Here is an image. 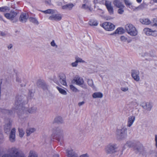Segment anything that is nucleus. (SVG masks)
Returning a JSON list of instances; mask_svg holds the SVG:
<instances>
[{
	"label": "nucleus",
	"mask_w": 157,
	"mask_h": 157,
	"mask_svg": "<svg viewBox=\"0 0 157 157\" xmlns=\"http://www.w3.org/2000/svg\"><path fill=\"white\" fill-rule=\"evenodd\" d=\"M124 7H121L119 8V9L118 10V13L120 14H122L124 12V10L123 8Z\"/></svg>",
	"instance_id": "obj_43"
},
{
	"label": "nucleus",
	"mask_w": 157,
	"mask_h": 157,
	"mask_svg": "<svg viewBox=\"0 0 157 157\" xmlns=\"http://www.w3.org/2000/svg\"><path fill=\"white\" fill-rule=\"evenodd\" d=\"M12 47H13V45L12 44H10L7 46L8 48L9 49H11L12 48Z\"/></svg>",
	"instance_id": "obj_52"
},
{
	"label": "nucleus",
	"mask_w": 157,
	"mask_h": 157,
	"mask_svg": "<svg viewBox=\"0 0 157 157\" xmlns=\"http://www.w3.org/2000/svg\"><path fill=\"white\" fill-rule=\"evenodd\" d=\"M50 44L51 46L52 47H55L56 48H57L58 47V46L56 44L54 40H52Z\"/></svg>",
	"instance_id": "obj_44"
},
{
	"label": "nucleus",
	"mask_w": 157,
	"mask_h": 157,
	"mask_svg": "<svg viewBox=\"0 0 157 157\" xmlns=\"http://www.w3.org/2000/svg\"><path fill=\"white\" fill-rule=\"evenodd\" d=\"M133 143L132 141L130 140L128 141L123 146V149H125L129 148L133 146Z\"/></svg>",
	"instance_id": "obj_25"
},
{
	"label": "nucleus",
	"mask_w": 157,
	"mask_h": 157,
	"mask_svg": "<svg viewBox=\"0 0 157 157\" xmlns=\"http://www.w3.org/2000/svg\"><path fill=\"white\" fill-rule=\"evenodd\" d=\"M28 157H37L35 152L33 151H30Z\"/></svg>",
	"instance_id": "obj_40"
},
{
	"label": "nucleus",
	"mask_w": 157,
	"mask_h": 157,
	"mask_svg": "<svg viewBox=\"0 0 157 157\" xmlns=\"http://www.w3.org/2000/svg\"><path fill=\"white\" fill-rule=\"evenodd\" d=\"M105 150L107 154H112L117 151V147L116 145L111 143L105 147Z\"/></svg>",
	"instance_id": "obj_5"
},
{
	"label": "nucleus",
	"mask_w": 157,
	"mask_h": 157,
	"mask_svg": "<svg viewBox=\"0 0 157 157\" xmlns=\"http://www.w3.org/2000/svg\"><path fill=\"white\" fill-rule=\"evenodd\" d=\"M59 81L63 85L67 86V84L66 81L65 77L64 75H61L59 76Z\"/></svg>",
	"instance_id": "obj_21"
},
{
	"label": "nucleus",
	"mask_w": 157,
	"mask_h": 157,
	"mask_svg": "<svg viewBox=\"0 0 157 157\" xmlns=\"http://www.w3.org/2000/svg\"><path fill=\"white\" fill-rule=\"evenodd\" d=\"M102 27L106 31H112L114 30L115 25L110 22H105L102 24Z\"/></svg>",
	"instance_id": "obj_7"
},
{
	"label": "nucleus",
	"mask_w": 157,
	"mask_h": 157,
	"mask_svg": "<svg viewBox=\"0 0 157 157\" xmlns=\"http://www.w3.org/2000/svg\"><path fill=\"white\" fill-rule=\"evenodd\" d=\"M74 6V5L72 3H69L62 6L63 9H68L71 10Z\"/></svg>",
	"instance_id": "obj_29"
},
{
	"label": "nucleus",
	"mask_w": 157,
	"mask_h": 157,
	"mask_svg": "<svg viewBox=\"0 0 157 157\" xmlns=\"http://www.w3.org/2000/svg\"><path fill=\"white\" fill-rule=\"evenodd\" d=\"M116 136L117 138L120 140H123L127 137V129L123 127L121 128L117 129L116 131Z\"/></svg>",
	"instance_id": "obj_3"
},
{
	"label": "nucleus",
	"mask_w": 157,
	"mask_h": 157,
	"mask_svg": "<svg viewBox=\"0 0 157 157\" xmlns=\"http://www.w3.org/2000/svg\"><path fill=\"white\" fill-rule=\"evenodd\" d=\"M88 7L85 4H83L82 6V8L86 9L88 8Z\"/></svg>",
	"instance_id": "obj_51"
},
{
	"label": "nucleus",
	"mask_w": 157,
	"mask_h": 157,
	"mask_svg": "<svg viewBox=\"0 0 157 157\" xmlns=\"http://www.w3.org/2000/svg\"><path fill=\"white\" fill-rule=\"evenodd\" d=\"M121 90L123 92H126L128 91L129 88L128 86H122L121 88Z\"/></svg>",
	"instance_id": "obj_41"
},
{
	"label": "nucleus",
	"mask_w": 157,
	"mask_h": 157,
	"mask_svg": "<svg viewBox=\"0 0 157 157\" xmlns=\"http://www.w3.org/2000/svg\"><path fill=\"white\" fill-rule=\"evenodd\" d=\"M75 59L76 61V62H77L78 63H86V62L84 60H83L82 58L78 56L75 57Z\"/></svg>",
	"instance_id": "obj_35"
},
{
	"label": "nucleus",
	"mask_w": 157,
	"mask_h": 157,
	"mask_svg": "<svg viewBox=\"0 0 157 157\" xmlns=\"http://www.w3.org/2000/svg\"><path fill=\"white\" fill-rule=\"evenodd\" d=\"M28 17L29 15L27 13H22L20 15L19 20L20 21L22 22H26Z\"/></svg>",
	"instance_id": "obj_18"
},
{
	"label": "nucleus",
	"mask_w": 157,
	"mask_h": 157,
	"mask_svg": "<svg viewBox=\"0 0 157 157\" xmlns=\"http://www.w3.org/2000/svg\"><path fill=\"white\" fill-rule=\"evenodd\" d=\"M141 106L144 109L147 111H150L151 109L153 106V103L151 102L145 101L141 103Z\"/></svg>",
	"instance_id": "obj_6"
},
{
	"label": "nucleus",
	"mask_w": 157,
	"mask_h": 157,
	"mask_svg": "<svg viewBox=\"0 0 157 157\" xmlns=\"http://www.w3.org/2000/svg\"><path fill=\"white\" fill-rule=\"evenodd\" d=\"M63 119L60 117H58L55 118L54 121L55 122L57 123H62L63 122Z\"/></svg>",
	"instance_id": "obj_36"
},
{
	"label": "nucleus",
	"mask_w": 157,
	"mask_h": 157,
	"mask_svg": "<svg viewBox=\"0 0 157 157\" xmlns=\"http://www.w3.org/2000/svg\"><path fill=\"white\" fill-rule=\"evenodd\" d=\"M90 25L91 26H96L98 25V23L96 21L92 20L90 21Z\"/></svg>",
	"instance_id": "obj_42"
},
{
	"label": "nucleus",
	"mask_w": 157,
	"mask_h": 157,
	"mask_svg": "<svg viewBox=\"0 0 157 157\" xmlns=\"http://www.w3.org/2000/svg\"><path fill=\"white\" fill-rule=\"evenodd\" d=\"M92 96L94 98H102L103 94L100 92H95L93 94Z\"/></svg>",
	"instance_id": "obj_24"
},
{
	"label": "nucleus",
	"mask_w": 157,
	"mask_h": 157,
	"mask_svg": "<svg viewBox=\"0 0 157 157\" xmlns=\"http://www.w3.org/2000/svg\"><path fill=\"white\" fill-rule=\"evenodd\" d=\"M124 1L125 4L127 6L130 8L131 9H133L134 11H136V10H139L142 9L143 8V5L141 4L138 7L134 8H133V6L131 5L132 3L129 0H124Z\"/></svg>",
	"instance_id": "obj_9"
},
{
	"label": "nucleus",
	"mask_w": 157,
	"mask_h": 157,
	"mask_svg": "<svg viewBox=\"0 0 157 157\" xmlns=\"http://www.w3.org/2000/svg\"><path fill=\"white\" fill-rule=\"evenodd\" d=\"M113 3L115 6L117 8L124 7V5L121 2L120 0H114Z\"/></svg>",
	"instance_id": "obj_23"
},
{
	"label": "nucleus",
	"mask_w": 157,
	"mask_h": 157,
	"mask_svg": "<svg viewBox=\"0 0 157 157\" xmlns=\"http://www.w3.org/2000/svg\"><path fill=\"white\" fill-rule=\"evenodd\" d=\"M16 81L17 82H19L20 81V79L19 78H16Z\"/></svg>",
	"instance_id": "obj_56"
},
{
	"label": "nucleus",
	"mask_w": 157,
	"mask_h": 157,
	"mask_svg": "<svg viewBox=\"0 0 157 157\" xmlns=\"http://www.w3.org/2000/svg\"><path fill=\"white\" fill-rule=\"evenodd\" d=\"M10 8L7 6H4L0 7V12H5L10 10Z\"/></svg>",
	"instance_id": "obj_38"
},
{
	"label": "nucleus",
	"mask_w": 157,
	"mask_h": 157,
	"mask_svg": "<svg viewBox=\"0 0 157 157\" xmlns=\"http://www.w3.org/2000/svg\"><path fill=\"white\" fill-rule=\"evenodd\" d=\"M82 88L84 89H86L87 88V85L83 83L82 85H81V86H80Z\"/></svg>",
	"instance_id": "obj_49"
},
{
	"label": "nucleus",
	"mask_w": 157,
	"mask_h": 157,
	"mask_svg": "<svg viewBox=\"0 0 157 157\" xmlns=\"http://www.w3.org/2000/svg\"><path fill=\"white\" fill-rule=\"evenodd\" d=\"M62 16L60 14H52L49 17L48 19L50 20L59 21L60 20L62 19Z\"/></svg>",
	"instance_id": "obj_14"
},
{
	"label": "nucleus",
	"mask_w": 157,
	"mask_h": 157,
	"mask_svg": "<svg viewBox=\"0 0 157 157\" xmlns=\"http://www.w3.org/2000/svg\"><path fill=\"white\" fill-rule=\"evenodd\" d=\"M16 104L17 105V104L16 103Z\"/></svg>",
	"instance_id": "obj_64"
},
{
	"label": "nucleus",
	"mask_w": 157,
	"mask_h": 157,
	"mask_svg": "<svg viewBox=\"0 0 157 157\" xmlns=\"http://www.w3.org/2000/svg\"><path fill=\"white\" fill-rule=\"evenodd\" d=\"M120 39L121 41L122 42H127L128 43H130L131 41V40L128 39L126 37L124 36H121Z\"/></svg>",
	"instance_id": "obj_33"
},
{
	"label": "nucleus",
	"mask_w": 157,
	"mask_h": 157,
	"mask_svg": "<svg viewBox=\"0 0 157 157\" xmlns=\"http://www.w3.org/2000/svg\"><path fill=\"white\" fill-rule=\"evenodd\" d=\"M10 154H5L2 157H25L23 155L20 153L18 149L13 147L9 150Z\"/></svg>",
	"instance_id": "obj_2"
},
{
	"label": "nucleus",
	"mask_w": 157,
	"mask_h": 157,
	"mask_svg": "<svg viewBox=\"0 0 157 157\" xmlns=\"http://www.w3.org/2000/svg\"><path fill=\"white\" fill-rule=\"evenodd\" d=\"M139 21L142 24L145 25H149L151 23V21L148 18H140Z\"/></svg>",
	"instance_id": "obj_20"
},
{
	"label": "nucleus",
	"mask_w": 157,
	"mask_h": 157,
	"mask_svg": "<svg viewBox=\"0 0 157 157\" xmlns=\"http://www.w3.org/2000/svg\"><path fill=\"white\" fill-rule=\"evenodd\" d=\"M72 81L75 82L77 85L79 86H81L84 83L83 79L78 75H76L75 77Z\"/></svg>",
	"instance_id": "obj_11"
},
{
	"label": "nucleus",
	"mask_w": 157,
	"mask_h": 157,
	"mask_svg": "<svg viewBox=\"0 0 157 157\" xmlns=\"http://www.w3.org/2000/svg\"><path fill=\"white\" fill-rule=\"evenodd\" d=\"M155 157H157V151L155 154Z\"/></svg>",
	"instance_id": "obj_60"
},
{
	"label": "nucleus",
	"mask_w": 157,
	"mask_h": 157,
	"mask_svg": "<svg viewBox=\"0 0 157 157\" xmlns=\"http://www.w3.org/2000/svg\"><path fill=\"white\" fill-rule=\"evenodd\" d=\"M55 156L56 157H59V156L58 155H56Z\"/></svg>",
	"instance_id": "obj_62"
},
{
	"label": "nucleus",
	"mask_w": 157,
	"mask_h": 157,
	"mask_svg": "<svg viewBox=\"0 0 157 157\" xmlns=\"http://www.w3.org/2000/svg\"><path fill=\"white\" fill-rule=\"evenodd\" d=\"M153 23H154L153 25L157 27V18H154L152 20Z\"/></svg>",
	"instance_id": "obj_46"
},
{
	"label": "nucleus",
	"mask_w": 157,
	"mask_h": 157,
	"mask_svg": "<svg viewBox=\"0 0 157 157\" xmlns=\"http://www.w3.org/2000/svg\"><path fill=\"white\" fill-rule=\"evenodd\" d=\"M131 74L132 77L135 81L136 82L140 81V72L138 71L132 70L131 71Z\"/></svg>",
	"instance_id": "obj_10"
},
{
	"label": "nucleus",
	"mask_w": 157,
	"mask_h": 157,
	"mask_svg": "<svg viewBox=\"0 0 157 157\" xmlns=\"http://www.w3.org/2000/svg\"><path fill=\"white\" fill-rule=\"evenodd\" d=\"M123 32V29L121 28H117L114 33H112L111 35H113L115 34H121Z\"/></svg>",
	"instance_id": "obj_32"
},
{
	"label": "nucleus",
	"mask_w": 157,
	"mask_h": 157,
	"mask_svg": "<svg viewBox=\"0 0 157 157\" xmlns=\"http://www.w3.org/2000/svg\"><path fill=\"white\" fill-rule=\"evenodd\" d=\"M12 122L11 121H7L4 126V130L5 133L9 132L11 129Z\"/></svg>",
	"instance_id": "obj_15"
},
{
	"label": "nucleus",
	"mask_w": 157,
	"mask_h": 157,
	"mask_svg": "<svg viewBox=\"0 0 157 157\" xmlns=\"http://www.w3.org/2000/svg\"><path fill=\"white\" fill-rule=\"evenodd\" d=\"M56 88L59 93L63 95H66L67 94V91L64 89L59 86H56Z\"/></svg>",
	"instance_id": "obj_27"
},
{
	"label": "nucleus",
	"mask_w": 157,
	"mask_h": 157,
	"mask_svg": "<svg viewBox=\"0 0 157 157\" xmlns=\"http://www.w3.org/2000/svg\"><path fill=\"white\" fill-rule=\"evenodd\" d=\"M153 2H157V0H153Z\"/></svg>",
	"instance_id": "obj_61"
},
{
	"label": "nucleus",
	"mask_w": 157,
	"mask_h": 157,
	"mask_svg": "<svg viewBox=\"0 0 157 157\" xmlns=\"http://www.w3.org/2000/svg\"><path fill=\"white\" fill-rule=\"evenodd\" d=\"M71 66L72 67H76L78 65V63L75 60V62H72L71 64Z\"/></svg>",
	"instance_id": "obj_45"
},
{
	"label": "nucleus",
	"mask_w": 157,
	"mask_h": 157,
	"mask_svg": "<svg viewBox=\"0 0 157 157\" xmlns=\"http://www.w3.org/2000/svg\"><path fill=\"white\" fill-rule=\"evenodd\" d=\"M67 153L68 157H78L77 154L73 151L72 149L67 150Z\"/></svg>",
	"instance_id": "obj_22"
},
{
	"label": "nucleus",
	"mask_w": 157,
	"mask_h": 157,
	"mask_svg": "<svg viewBox=\"0 0 157 157\" xmlns=\"http://www.w3.org/2000/svg\"><path fill=\"white\" fill-rule=\"evenodd\" d=\"M56 134L59 136H61L63 134V132L62 129L59 128H57L56 129Z\"/></svg>",
	"instance_id": "obj_31"
},
{
	"label": "nucleus",
	"mask_w": 157,
	"mask_h": 157,
	"mask_svg": "<svg viewBox=\"0 0 157 157\" xmlns=\"http://www.w3.org/2000/svg\"><path fill=\"white\" fill-rule=\"evenodd\" d=\"M0 20H3L2 16L1 15H0Z\"/></svg>",
	"instance_id": "obj_58"
},
{
	"label": "nucleus",
	"mask_w": 157,
	"mask_h": 157,
	"mask_svg": "<svg viewBox=\"0 0 157 157\" xmlns=\"http://www.w3.org/2000/svg\"><path fill=\"white\" fill-rule=\"evenodd\" d=\"M85 103V102L84 101H82L81 102H79L78 103V105L80 107L83 105Z\"/></svg>",
	"instance_id": "obj_50"
},
{
	"label": "nucleus",
	"mask_w": 157,
	"mask_h": 157,
	"mask_svg": "<svg viewBox=\"0 0 157 157\" xmlns=\"http://www.w3.org/2000/svg\"><path fill=\"white\" fill-rule=\"evenodd\" d=\"M29 20L30 22L35 25H38L39 24V21L36 18L30 17L29 18Z\"/></svg>",
	"instance_id": "obj_28"
},
{
	"label": "nucleus",
	"mask_w": 157,
	"mask_h": 157,
	"mask_svg": "<svg viewBox=\"0 0 157 157\" xmlns=\"http://www.w3.org/2000/svg\"><path fill=\"white\" fill-rule=\"evenodd\" d=\"M148 54L147 53H145L144 54V55H142V56H148Z\"/></svg>",
	"instance_id": "obj_54"
},
{
	"label": "nucleus",
	"mask_w": 157,
	"mask_h": 157,
	"mask_svg": "<svg viewBox=\"0 0 157 157\" xmlns=\"http://www.w3.org/2000/svg\"><path fill=\"white\" fill-rule=\"evenodd\" d=\"M105 5L109 13L110 14H113V10L111 5V2L109 1H106Z\"/></svg>",
	"instance_id": "obj_17"
},
{
	"label": "nucleus",
	"mask_w": 157,
	"mask_h": 157,
	"mask_svg": "<svg viewBox=\"0 0 157 157\" xmlns=\"http://www.w3.org/2000/svg\"><path fill=\"white\" fill-rule=\"evenodd\" d=\"M133 102L135 103V104H136V105H138V102H136V101H135V102Z\"/></svg>",
	"instance_id": "obj_59"
},
{
	"label": "nucleus",
	"mask_w": 157,
	"mask_h": 157,
	"mask_svg": "<svg viewBox=\"0 0 157 157\" xmlns=\"http://www.w3.org/2000/svg\"><path fill=\"white\" fill-rule=\"evenodd\" d=\"M6 35V34L4 33L1 32L0 33V35L2 36H5Z\"/></svg>",
	"instance_id": "obj_53"
},
{
	"label": "nucleus",
	"mask_w": 157,
	"mask_h": 157,
	"mask_svg": "<svg viewBox=\"0 0 157 157\" xmlns=\"http://www.w3.org/2000/svg\"><path fill=\"white\" fill-rule=\"evenodd\" d=\"M16 129L14 128H13L10 132L9 135V140L11 142H13L15 140Z\"/></svg>",
	"instance_id": "obj_16"
},
{
	"label": "nucleus",
	"mask_w": 157,
	"mask_h": 157,
	"mask_svg": "<svg viewBox=\"0 0 157 157\" xmlns=\"http://www.w3.org/2000/svg\"><path fill=\"white\" fill-rule=\"evenodd\" d=\"M70 89L74 92H77L79 91V90L72 85H70Z\"/></svg>",
	"instance_id": "obj_37"
},
{
	"label": "nucleus",
	"mask_w": 157,
	"mask_h": 157,
	"mask_svg": "<svg viewBox=\"0 0 157 157\" xmlns=\"http://www.w3.org/2000/svg\"><path fill=\"white\" fill-rule=\"evenodd\" d=\"M143 31L144 33L147 35H152L154 36H157V31L156 30H152L150 29L146 28L144 29Z\"/></svg>",
	"instance_id": "obj_8"
},
{
	"label": "nucleus",
	"mask_w": 157,
	"mask_h": 157,
	"mask_svg": "<svg viewBox=\"0 0 157 157\" xmlns=\"http://www.w3.org/2000/svg\"><path fill=\"white\" fill-rule=\"evenodd\" d=\"M79 157H89V155L88 153H86L80 155Z\"/></svg>",
	"instance_id": "obj_47"
},
{
	"label": "nucleus",
	"mask_w": 157,
	"mask_h": 157,
	"mask_svg": "<svg viewBox=\"0 0 157 157\" xmlns=\"http://www.w3.org/2000/svg\"><path fill=\"white\" fill-rule=\"evenodd\" d=\"M41 11L45 14H52L55 13L56 11L53 9H48L45 10H41Z\"/></svg>",
	"instance_id": "obj_26"
},
{
	"label": "nucleus",
	"mask_w": 157,
	"mask_h": 157,
	"mask_svg": "<svg viewBox=\"0 0 157 157\" xmlns=\"http://www.w3.org/2000/svg\"><path fill=\"white\" fill-rule=\"evenodd\" d=\"M135 119V117L134 116H131L128 118L127 126L130 127L133 124Z\"/></svg>",
	"instance_id": "obj_19"
},
{
	"label": "nucleus",
	"mask_w": 157,
	"mask_h": 157,
	"mask_svg": "<svg viewBox=\"0 0 157 157\" xmlns=\"http://www.w3.org/2000/svg\"><path fill=\"white\" fill-rule=\"evenodd\" d=\"M155 145L157 148V135H155Z\"/></svg>",
	"instance_id": "obj_48"
},
{
	"label": "nucleus",
	"mask_w": 157,
	"mask_h": 157,
	"mask_svg": "<svg viewBox=\"0 0 157 157\" xmlns=\"http://www.w3.org/2000/svg\"><path fill=\"white\" fill-rule=\"evenodd\" d=\"M18 108L19 110L18 112V113L19 115L26 114L28 113H34L37 111V108L35 107H33L27 109L25 107L22 106L20 104Z\"/></svg>",
	"instance_id": "obj_1"
},
{
	"label": "nucleus",
	"mask_w": 157,
	"mask_h": 157,
	"mask_svg": "<svg viewBox=\"0 0 157 157\" xmlns=\"http://www.w3.org/2000/svg\"><path fill=\"white\" fill-rule=\"evenodd\" d=\"M19 132V136L20 137H22L25 134V132L22 128H19L18 129Z\"/></svg>",
	"instance_id": "obj_39"
},
{
	"label": "nucleus",
	"mask_w": 157,
	"mask_h": 157,
	"mask_svg": "<svg viewBox=\"0 0 157 157\" xmlns=\"http://www.w3.org/2000/svg\"><path fill=\"white\" fill-rule=\"evenodd\" d=\"M142 1V0H136V1L139 3H140Z\"/></svg>",
	"instance_id": "obj_57"
},
{
	"label": "nucleus",
	"mask_w": 157,
	"mask_h": 157,
	"mask_svg": "<svg viewBox=\"0 0 157 157\" xmlns=\"http://www.w3.org/2000/svg\"><path fill=\"white\" fill-rule=\"evenodd\" d=\"M4 15L7 19L12 21L17 15V13L14 11H11L10 13H4Z\"/></svg>",
	"instance_id": "obj_13"
},
{
	"label": "nucleus",
	"mask_w": 157,
	"mask_h": 157,
	"mask_svg": "<svg viewBox=\"0 0 157 157\" xmlns=\"http://www.w3.org/2000/svg\"><path fill=\"white\" fill-rule=\"evenodd\" d=\"M88 85L92 88H94V85L93 80L92 79H88L87 80Z\"/></svg>",
	"instance_id": "obj_34"
},
{
	"label": "nucleus",
	"mask_w": 157,
	"mask_h": 157,
	"mask_svg": "<svg viewBox=\"0 0 157 157\" xmlns=\"http://www.w3.org/2000/svg\"><path fill=\"white\" fill-rule=\"evenodd\" d=\"M50 0H49V3H50Z\"/></svg>",
	"instance_id": "obj_63"
},
{
	"label": "nucleus",
	"mask_w": 157,
	"mask_h": 157,
	"mask_svg": "<svg viewBox=\"0 0 157 157\" xmlns=\"http://www.w3.org/2000/svg\"><path fill=\"white\" fill-rule=\"evenodd\" d=\"M36 131V129L34 128H29L27 129L26 133L27 136H29L31 134L34 132Z\"/></svg>",
	"instance_id": "obj_30"
},
{
	"label": "nucleus",
	"mask_w": 157,
	"mask_h": 157,
	"mask_svg": "<svg viewBox=\"0 0 157 157\" xmlns=\"http://www.w3.org/2000/svg\"><path fill=\"white\" fill-rule=\"evenodd\" d=\"M135 150L140 154L144 155H147L146 151L142 145H138L135 148Z\"/></svg>",
	"instance_id": "obj_12"
},
{
	"label": "nucleus",
	"mask_w": 157,
	"mask_h": 157,
	"mask_svg": "<svg viewBox=\"0 0 157 157\" xmlns=\"http://www.w3.org/2000/svg\"><path fill=\"white\" fill-rule=\"evenodd\" d=\"M29 94H30L31 97H32L33 95V93L31 91H29Z\"/></svg>",
	"instance_id": "obj_55"
},
{
	"label": "nucleus",
	"mask_w": 157,
	"mask_h": 157,
	"mask_svg": "<svg viewBox=\"0 0 157 157\" xmlns=\"http://www.w3.org/2000/svg\"><path fill=\"white\" fill-rule=\"evenodd\" d=\"M125 29L127 33L132 36H136L138 34V31L136 28L131 24L126 25Z\"/></svg>",
	"instance_id": "obj_4"
}]
</instances>
